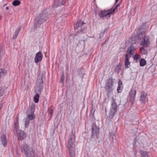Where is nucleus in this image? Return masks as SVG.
Instances as JSON below:
<instances>
[{
	"label": "nucleus",
	"mask_w": 157,
	"mask_h": 157,
	"mask_svg": "<svg viewBox=\"0 0 157 157\" xmlns=\"http://www.w3.org/2000/svg\"><path fill=\"white\" fill-rule=\"evenodd\" d=\"M141 37H142V38L140 43L141 45L144 47H148L150 43V37L149 36L144 34V32L140 33L132 38V44H135L138 42L139 39H141Z\"/></svg>",
	"instance_id": "1"
},
{
	"label": "nucleus",
	"mask_w": 157,
	"mask_h": 157,
	"mask_svg": "<svg viewBox=\"0 0 157 157\" xmlns=\"http://www.w3.org/2000/svg\"><path fill=\"white\" fill-rule=\"evenodd\" d=\"M47 18V15L45 11L39 14L35 18V21L34 24V28L35 29L40 27L41 24L46 20Z\"/></svg>",
	"instance_id": "2"
},
{
	"label": "nucleus",
	"mask_w": 157,
	"mask_h": 157,
	"mask_svg": "<svg viewBox=\"0 0 157 157\" xmlns=\"http://www.w3.org/2000/svg\"><path fill=\"white\" fill-rule=\"evenodd\" d=\"M135 48L133 45L131 44L128 48L126 52L127 54L125 55L124 65L125 68H129L130 66V62L129 61V57L133 54L134 52Z\"/></svg>",
	"instance_id": "3"
},
{
	"label": "nucleus",
	"mask_w": 157,
	"mask_h": 157,
	"mask_svg": "<svg viewBox=\"0 0 157 157\" xmlns=\"http://www.w3.org/2000/svg\"><path fill=\"white\" fill-rule=\"evenodd\" d=\"M45 76L42 74H40L38 75L36 80L37 87L36 92L40 94L43 90L44 79H45Z\"/></svg>",
	"instance_id": "4"
},
{
	"label": "nucleus",
	"mask_w": 157,
	"mask_h": 157,
	"mask_svg": "<svg viewBox=\"0 0 157 157\" xmlns=\"http://www.w3.org/2000/svg\"><path fill=\"white\" fill-rule=\"evenodd\" d=\"M91 129V140H96L99 137V128L94 123L92 125Z\"/></svg>",
	"instance_id": "5"
},
{
	"label": "nucleus",
	"mask_w": 157,
	"mask_h": 157,
	"mask_svg": "<svg viewBox=\"0 0 157 157\" xmlns=\"http://www.w3.org/2000/svg\"><path fill=\"white\" fill-rule=\"evenodd\" d=\"M114 83V79H113L112 77L106 80L105 88L107 93V95L113 90V84Z\"/></svg>",
	"instance_id": "6"
},
{
	"label": "nucleus",
	"mask_w": 157,
	"mask_h": 157,
	"mask_svg": "<svg viewBox=\"0 0 157 157\" xmlns=\"http://www.w3.org/2000/svg\"><path fill=\"white\" fill-rule=\"evenodd\" d=\"M75 136L73 132H72L71 133L69 136L68 144L67 146V148H75Z\"/></svg>",
	"instance_id": "7"
},
{
	"label": "nucleus",
	"mask_w": 157,
	"mask_h": 157,
	"mask_svg": "<svg viewBox=\"0 0 157 157\" xmlns=\"http://www.w3.org/2000/svg\"><path fill=\"white\" fill-rule=\"evenodd\" d=\"M85 23L81 20L78 21L76 24L74 25V28L75 30L78 29V32L85 33L86 30V28H84L83 29H81L82 25L84 24Z\"/></svg>",
	"instance_id": "8"
},
{
	"label": "nucleus",
	"mask_w": 157,
	"mask_h": 157,
	"mask_svg": "<svg viewBox=\"0 0 157 157\" xmlns=\"http://www.w3.org/2000/svg\"><path fill=\"white\" fill-rule=\"evenodd\" d=\"M111 105V108L109 114L113 117L114 116L115 113L117 111V105L113 98L112 99Z\"/></svg>",
	"instance_id": "9"
},
{
	"label": "nucleus",
	"mask_w": 157,
	"mask_h": 157,
	"mask_svg": "<svg viewBox=\"0 0 157 157\" xmlns=\"http://www.w3.org/2000/svg\"><path fill=\"white\" fill-rule=\"evenodd\" d=\"M20 148L21 151L24 153V155L32 149L31 147L25 143L21 144Z\"/></svg>",
	"instance_id": "10"
},
{
	"label": "nucleus",
	"mask_w": 157,
	"mask_h": 157,
	"mask_svg": "<svg viewBox=\"0 0 157 157\" xmlns=\"http://www.w3.org/2000/svg\"><path fill=\"white\" fill-rule=\"evenodd\" d=\"M27 114V117L25 120V126L26 128L28 127L29 124V121L32 120L35 118L36 116L34 114L30 113H26Z\"/></svg>",
	"instance_id": "11"
},
{
	"label": "nucleus",
	"mask_w": 157,
	"mask_h": 157,
	"mask_svg": "<svg viewBox=\"0 0 157 157\" xmlns=\"http://www.w3.org/2000/svg\"><path fill=\"white\" fill-rule=\"evenodd\" d=\"M111 15L110 12L108 10L106 11L105 10L104 11L102 10L100 12V13L99 14L98 16L101 18L105 17L107 19H108L110 17Z\"/></svg>",
	"instance_id": "12"
},
{
	"label": "nucleus",
	"mask_w": 157,
	"mask_h": 157,
	"mask_svg": "<svg viewBox=\"0 0 157 157\" xmlns=\"http://www.w3.org/2000/svg\"><path fill=\"white\" fill-rule=\"evenodd\" d=\"M136 90L133 88L132 89L129 93V96L130 98V101L132 103L135 100V98L136 94Z\"/></svg>",
	"instance_id": "13"
},
{
	"label": "nucleus",
	"mask_w": 157,
	"mask_h": 157,
	"mask_svg": "<svg viewBox=\"0 0 157 157\" xmlns=\"http://www.w3.org/2000/svg\"><path fill=\"white\" fill-rule=\"evenodd\" d=\"M66 0H54L52 6L56 8L64 4Z\"/></svg>",
	"instance_id": "14"
},
{
	"label": "nucleus",
	"mask_w": 157,
	"mask_h": 157,
	"mask_svg": "<svg viewBox=\"0 0 157 157\" xmlns=\"http://www.w3.org/2000/svg\"><path fill=\"white\" fill-rule=\"evenodd\" d=\"M25 155V157H37V155L35 151L32 148Z\"/></svg>",
	"instance_id": "15"
},
{
	"label": "nucleus",
	"mask_w": 157,
	"mask_h": 157,
	"mask_svg": "<svg viewBox=\"0 0 157 157\" xmlns=\"http://www.w3.org/2000/svg\"><path fill=\"white\" fill-rule=\"evenodd\" d=\"M43 55L41 52H39L37 53L35 55L34 60L36 63L40 62L42 59Z\"/></svg>",
	"instance_id": "16"
},
{
	"label": "nucleus",
	"mask_w": 157,
	"mask_h": 157,
	"mask_svg": "<svg viewBox=\"0 0 157 157\" xmlns=\"http://www.w3.org/2000/svg\"><path fill=\"white\" fill-rule=\"evenodd\" d=\"M147 93H145L144 92H142L140 96V101L144 103L146 101H147L148 99L147 98Z\"/></svg>",
	"instance_id": "17"
},
{
	"label": "nucleus",
	"mask_w": 157,
	"mask_h": 157,
	"mask_svg": "<svg viewBox=\"0 0 157 157\" xmlns=\"http://www.w3.org/2000/svg\"><path fill=\"white\" fill-rule=\"evenodd\" d=\"M18 140H23L25 137L24 132L20 130L18 132Z\"/></svg>",
	"instance_id": "18"
},
{
	"label": "nucleus",
	"mask_w": 157,
	"mask_h": 157,
	"mask_svg": "<svg viewBox=\"0 0 157 157\" xmlns=\"http://www.w3.org/2000/svg\"><path fill=\"white\" fill-rule=\"evenodd\" d=\"M1 142L2 144L4 147L7 144L6 137L5 135L3 134L2 136L1 137Z\"/></svg>",
	"instance_id": "19"
},
{
	"label": "nucleus",
	"mask_w": 157,
	"mask_h": 157,
	"mask_svg": "<svg viewBox=\"0 0 157 157\" xmlns=\"http://www.w3.org/2000/svg\"><path fill=\"white\" fill-rule=\"evenodd\" d=\"M69 151V155L70 157H75V148H67Z\"/></svg>",
	"instance_id": "20"
},
{
	"label": "nucleus",
	"mask_w": 157,
	"mask_h": 157,
	"mask_svg": "<svg viewBox=\"0 0 157 157\" xmlns=\"http://www.w3.org/2000/svg\"><path fill=\"white\" fill-rule=\"evenodd\" d=\"M35 109L34 107L33 106H31L30 108L28 109L26 113H30L33 114H34V112L35 111Z\"/></svg>",
	"instance_id": "21"
},
{
	"label": "nucleus",
	"mask_w": 157,
	"mask_h": 157,
	"mask_svg": "<svg viewBox=\"0 0 157 157\" xmlns=\"http://www.w3.org/2000/svg\"><path fill=\"white\" fill-rule=\"evenodd\" d=\"M121 64L120 63L115 67V71L117 73H119L121 69Z\"/></svg>",
	"instance_id": "22"
},
{
	"label": "nucleus",
	"mask_w": 157,
	"mask_h": 157,
	"mask_svg": "<svg viewBox=\"0 0 157 157\" xmlns=\"http://www.w3.org/2000/svg\"><path fill=\"white\" fill-rule=\"evenodd\" d=\"M54 110V108L53 106H52V107H49L48 108V112L51 115V116L50 117V118H52Z\"/></svg>",
	"instance_id": "23"
},
{
	"label": "nucleus",
	"mask_w": 157,
	"mask_h": 157,
	"mask_svg": "<svg viewBox=\"0 0 157 157\" xmlns=\"http://www.w3.org/2000/svg\"><path fill=\"white\" fill-rule=\"evenodd\" d=\"M38 93L34 97V101L35 103H37L39 100V95Z\"/></svg>",
	"instance_id": "24"
},
{
	"label": "nucleus",
	"mask_w": 157,
	"mask_h": 157,
	"mask_svg": "<svg viewBox=\"0 0 157 157\" xmlns=\"http://www.w3.org/2000/svg\"><path fill=\"white\" fill-rule=\"evenodd\" d=\"M146 64V61L143 59H140V66H144Z\"/></svg>",
	"instance_id": "25"
},
{
	"label": "nucleus",
	"mask_w": 157,
	"mask_h": 157,
	"mask_svg": "<svg viewBox=\"0 0 157 157\" xmlns=\"http://www.w3.org/2000/svg\"><path fill=\"white\" fill-rule=\"evenodd\" d=\"M141 157H148V153L145 151H141Z\"/></svg>",
	"instance_id": "26"
},
{
	"label": "nucleus",
	"mask_w": 157,
	"mask_h": 157,
	"mask_svg": "<svg viewBox=\"0 0 157 157\" xmlns=\"http://www.w3.org/2000/svg\"><path fill=\"white\" fill-rule=\"evenodd\" d=\"M6 73V70L0 69V79L1 78L2 76L5 75Z\"/></svg>",
	"instance_id": "27"
},
{
	"label": "nucleus",
	"mask_w": 157,
	"mask_h": 157,
	"mask_svg": "<svg viewBox=\"0 0 157 157\" xmlns=\"http://www.w3.org/2000/svg\"><path fill=\"white\" fill-rule=\"evenodd\" d=\"M144 47H143V46L142 47L140 48V52L141 53L143 54H145L147 53V50L145 49L144 48Z\"/></svg>",
	"instance_id": "28"
},
{
	"label": "nucleus",
	"mask_w": 157,
	"mask_h": 157,
	"mask_svg": "<svg viewBox=\"0 0 157 157\" xmlns=\"http://www.w3.org/2000/svg\"><path fill=\"white\" fill-rule=\"evenodd\" d=\"M21 28H19L17 31H16L15 32V34L13 36L12 38V39H14L17 38L18 35V33L21 30Z\"/></svg>",
	"instance_id": "29"
},
{
	"label": "nucleus",
	"mask_w": 157,
	"mask_h": 157,
	"mask_svg": "<svg viewBox=\"0 0 157 157\" xmlns=\"http://www.w3.org/2000/svg\"><path fill=\"white\" fill-rule=\"evenodd\" d=\"M117 7L116 6L113 9H110L109 10V11L110 12L111 14H113L115 12H117Z\"/></svg>",
	"instance_id": "30"
},
{
	"label": "nucleus",
	"mask_w": 157,
	"mask_h": 157,
	"mask_svg": "<svg viewBox=\"0 0 157 157\" xmlns=\"http://www.w3.org/2000/svg\"><path fill=\"white\" fill-rule=\"evenodd\" d=\"M117 7L116 6L113 9H110L109 10V11L110 12L111 14H113L115 12H117Z\"/></svg>",
	"instance_id": "31"
},
{
	"label": "nucleus",
	"mask_w": 157,
	"mask_h": 157,
	"mask_svg": "<svg viewBox=\"0 0 157 157\" xmlns=\"http://www.w3.org/2000/svg\"><path fill=\"white\" fill-rule=\"evenodd\" d=\"M117 7L116 6L113 9H110L109 10V11L110 12L111 14H113L115 12H117Z\"/></svg>",
	"instance_id": "32"
},
{
	"label": "nucleus",
	"mask_w": 157,
	"mask_h": 157,
	"mask_svg": "<svg viewBox=\"0 0 157 157\" xmlns=\"http://www.w3.org/2000/svg\"><path fill=\"white\" fill-rule=\"evenodd\" d=\"M20 4V2L18 0H15L12 3V5L14 6H17L19 5Z\"/></svg>",
	"instance_id": "33"
},
{
	"label": "nucleus",
	"mask_w": 157,
	"mask_h": 157,
	"mask_svg": "<svg viewBox=\"0 0 157 157\" xmlns=\"http://www.w3.org/2000/svg\"><path fill=\"white\" fill-rule=\"evenodd\" d=\"M140 57L141 56H140L137 54H136L134 57V59L135 60L138 61L140 60Z\"/></svg>",
	"instance_id": "34"
},
{
	"label": "nucleus",
	"mask_w": 157,
	"mask_h": 157,
	"mask_svg": "<svg viewBox=\"0 0 157 157\" xmlns=\"http://www.w3.org/2000/svg\"><path fill=\"white\" fill-rule=\"evenodd\" d=\"M95 111V109L94 108H92L91 111H90V115L91 117H93L94 116V113Z\"/></svg>",
	"instance_id": "35"
},
{
	"label": "nucleus",
	"mask_w": 157,
	"mask_h": 157,
	"mask_svg": "<svg viewBox=\"0 0 157 157\" xmlns=\"http://www.w3.org/2000/svg\"><path fill=\"white\" fill-rule=\"evenodd\" d=\"M3 47L2 46H0V57L2 56L3 54Z\"/></svg>",
	"instance_id": "36"
},
{
	"label": "nucleus",
	"mask_w": 157,
	"mask_h": 157,
	"mask_svg": "<svg viewBox=\"0 0 157 157\" xmlns=\"http://www.w3.org/2000/svg\"><path fill=\"white\" fill-rule=\"evenodd\" d=\"M123 89V87L122 86H118L117 90L118 93H120L121 92L122 90Z\"/></svg>",
	"instance_id": "37"
},
{
	"label": "nucleus",
	"mask_w": 157,
	"mask_h": 157,
	"mask_svg": "<svg viewBox=\"0 0 157 157\" xmlns=\"http://www.w3.org/2000/svg\"><path fill=\"white\" fill-rule=\"evenodd\" d=\"M64 76L63 75H62L60 77V83H63L64 82Z\"/></svg>",
	"instance_id": "38"
},
{
	"label": "nucleus",
	"mask_w": 157,
	"mask_h": 157,
	"mask_svg": "<svg viewBox=\"0 0 157 157\" xmlns=\"http://www.w3.org/2000/svg\"><path fill=\"white\" fill-rule=\"evenodd\" d=\"M122 84V82L121 80L119 79L118 81V86H121Z\"/></svg>",
	"instance_id": "39"
},
{
	"label": "nucleus",
	"mask_w": 157,
	"mask_h": 157,
	"mask_svg": "<svg viewBox=\"0 0 157 157\" xmlns=\"http://www.w3.org/2000/svg\"><path fill=\"white\" fill-rule=\"evenodd\" d=\"M105 33H103V31L101 32L100 34V37L101 38V36H103Z\"/></svg>",
	"instance_id": "40"
},
{
	"label": "nucleus",
	"mask_w": 157,
	"mask_h": 157,
	"mask_svg": "<svg viewBox=\"0 0 157 157\" xmlns=\"http://www.w3.org/2000/svg\"><path fill=\"white\" fill-rule=\"evenodd\" d=\"M108 30V29H106L105 30L103 31V33H105V32H106Z\"/></svg>",
	"instance_id": "41"
},
{
	"label": "nucleus",
	"mask_w": 157,
	"mask_h": 157,
	"mask_svg": "<svg viewBox=\"0 0 157 157\" xmlns=\"http://www.w3.org/2000/svg\"><path fill=\"white\" fill-rule=\"evenodd\" d=\"M117 7H119L120 6V3H119L116 6Z\"/></svg>",
	"instance_id": "42"
},
{
	"label": "nucleus",
	"mask_w": 157,
	"mask_h": 157,
	"mask_svg": "<svg viewBox=\"0 0 157 157\" xmlns=\"http://www.w3.org/2000/svg\"><path fill=\"white\" fill-rule=\"evenodd\" d=\"M6 10H8L9 9V7H6Z\"/></svg>",
	"instance_id": "43"
},
{
	"label": "nucleus",
	"mask_w": 157,
	"mask_h": 157,
	"mask_svg": "<svg viewBox=\"0 0 157 157\" xmlns=\"http://www.w3.org/2000/svg\"><path fill=\"white\" fill-rule=\"evenodd\" d=\"M119 0H116V2L115 3V4H116L117 2Z\"/></svg>",
	"instance_id": "44"
},
{
	"label": "nucleus",
	"mask_w": 157,
	"mask_h": 157,
	"mask_svg": "<svg viewBox=\"0 0 157 157\" xmlns=\"http://www.w3.org/2000/svg\"><path fill=\"white\" fill-rule=\"evenodd\" d=\"M105 44V43H102V44Z\"/></svg>",
	"instance_id": "45"
},
{
	"label": "nucleus",
	"mask_w": 157,
	"mask_h": 157,
	"mask_svg": "<svg viewBox=\"0 0 157 157\" xmlns=\"http://www.w3.org/2000/svg\"><path fill=\"white\" fill-rule=\"evenodd\" d=\"M112 138L113 139H114V137H112Z\"/></svg>",
	"instance_id": "46"
},
{
	"label": "nucleus",
	"mask_w": 157,
	"mask_h": 157,
	"mask_svg": "<svg viewBox=\"0 0 157 157\" xmlns=\"http://www.w3.org/2000/svg\"><path fill=\"white\" fill-rule=\"evenodd\" d=\"M7 4H5L4 5V6H5Z\"/></svg>",
	"instance_id": "47"
},
{
	"label": "nucleus",
	"mask_w": 157,
	"mask_h": 157,
	"mask_svg": "<svg viewBox=\"0 0 157 157\" xmlns=\"http://www.w3.org/2000/svg\"><path fill=\"white\" fill-rule=\"evenodd\" d=\"M113 136L114 137H115V136L114 135H113Z\"/></svg>",
	"instance_id": "48"
},
{
	"label": "nucleus",
	"mask_w": 157,
	"mask_h": 157,
	"mask_svg": "<svg viewBox=\"0 0 157 157\" xmlns=\"http://www.w3.org/2000/svg\"><path fill=\"white\" fill-rule=\"evenodd\" d=\"M67 70H68V67H67Z\"/></svg>",
	"instance_id": "49"
},
{
	"label": "nucleus",
	"mask_w": 157,
	"mask_h": 157,
	"mask_svg": "<svg viewBox=\"0 0 157 157\" xmlns=\"http://www.w3.org/2000/svg\"><path fill=\"white\" fill-rule=\"evenodd\" d=\"M1 16H0V19H1Z\"/></svg>",
	"instance_id": "50"
},
{
	"label": "nucleus",
	"mask_w": 157,
	"mask_h": 157,
	"mask_svg": "<svg viewBox=\"0 0 157 157\" xmlns=\"http://www.w3.org/2000/svg\"><path fill=\"white\" fill-rule=\"evenodd\" d=\"M105 41H107V40H105Z\"/></svg>",
	"instance_id": "51"
}]
</instances>
